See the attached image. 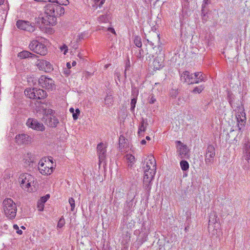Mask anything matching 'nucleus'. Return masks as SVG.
<instances>
[{
	"mask_svg": "<svg viewBox=\"0 0 250 250\" xmlns=\"http://www.w3.org/2000/svg\"><path fill=\"white\" fill-rule=\"evenodd\" d=\"M46 17L42 18V23L46 25H54L56 22V17L61 16L64 13L63 7L55 3H48L45 7Z\"/></svg>",
	"mask_w": 250,
	"mask_h": 250,
	"instance_id": "f257e3e1",
	"label": "nucleus"
},
{
	"mask_svg": "<svg viewBox=\"0 0 250 250\" xmlns=\"http://www.w3.org/2000/svg\"><path fill=\"white\" fill-rule=\"evenodd\" d=\"M4 213L9 219L15 218L17 213V205L13 200L9 198H6L2 202Z\"/></svg>",
	"mask_w": 250,
	"mask_h": 250,
	"instance_id": "f03ea898",
	"label": "nucleus"
},
{
	"mask_svg": "<svg viewBox=\"0 0 250 250\" xmlns=\"http://www.w3.org/2000/svg\"><path fill=\"white\" fill-rule=\"evenodd\" d=\"M155 163H153V167L151 170H144V176L143 178V188L148 192H149L152 185V181L154 177L156 171H154Z\"/></svg>",
	"mask_w": 250,
	"mask_h": 250,
	"instance_id": "7ed1b4c3",
	"label": "nucleus"
},
{
	"mask_svg": "<svg viewBox=\"0 0 250 250\" xmlns=\"http://www.w3.org/2000/svg\"><path fill=\"white\" fill-rule=\"evenodd\" d=\"M29 47L31 50L41 55H45L47 53L46 46L37 40L32 41L29 44Z\"/></svg>",
	"mask_w": 250,
	"mask_h": 250,
	"instance_id": "20e7f679",
	"label": "nucleus"
},
{
	"mask_svg": "<svg viewBox=\"0 0 250 250\" xmlns=\"http://www.w3.org/2000/svg\"><path fill=\"white\" fill-rule=\"evenodd\" d=\"M19 182L24 190L29 191L31 184L34 183V177L28 173L22 174L19 178Z\"/></svg>",
	"mask_w": 250,
	"mask_h": 250,
	"instance_id": "39448f33",
	"label": "nucleus"
},
{
	"mask_svg": "<svg viewBox=\"0 0 250 250\" xmlns=\"http://www.w3.org/2000/svg\"><path fill=\"white\" fill-rule=\"evenodd\" d=\"M215 156V148L213 145H208L207 146L205 155V161L207 166L213 163Z\"/></svg>",
	"mask_w": 250,
	"mask_h": 250,
	"instance_id": "423d86ee",
	"label": "nucleus"
},
{
	"mask_svg": "<svg viewBox=\"0 0 250 250\" xmlns=\"http://www.w3.org/2000/svg\"><path fill=\"white\" fill-rule=\"evenodd\" d=\"M39 84L42 88L47 90H53L56 88L54 81L50 78L45 76H42L39 80Z\"/></svg>",
	"mask_w": 250,
	"mask_h": 250,
	"instance_id": "0eeeda50",
	"label": "nucleus"
},
{
	"mask_svg": "<svg viewBox=\"0 0 250 250\" xmlns=\"http://www.w3.org/2000/svg\"><path fill=\"white\" fill-rule=\"evenodd\" d=\"M16 26L19 29L29 32H33L35 30V23L28 21L19 20L17 21Z\"/></svg>",
	"mask_w": 250,
	"mask_h": 250,
	"instance_id": "6e6552de",
	"label": "nucleus"
},
{
	"mask_svg": "<svg viewBox=\"0 0 250 250\" xmlns=\"http://www.w3.org/2000/svg\"><path fill=\"white\" fill-rule=\"evenodd\" d=\"M181 80L188 84L198 83H199V80H195L193 74H190L188 71H184L181 74Z\"/></svg>",
	"mask_w": 250,
	"mask_h": 250,
	"instance_id": "1a4fd4ad",
	"label": "nucleus"
},
{
	"mask_svg": "<svg viewBox=\"0 0 250 250\" xmlns=\"http://www.w3.org/2000/svg\"><path fill=\"white\" fill-rule=\"evenodd\" d=\"M36 65L40 70L45 72H51L53 70V65L46 60H38Z\"/></svg>",
	"mask_w": 250,
	"mask_h": 250,
	"instance_id": "9d476101",
	"label": "nucleus"
},
{
	"mask_svg": "<svg viewBox=\"0 0 250 250\" xmlns=\"http://www.w3.org/2000/svg\"><path fill=\"white\" fill-rule=\"evenodd\" d=\"M26 125L29 127L32 128L34 130L38 131H44L45 130V126L41 123H39L37 120L33 119H28Z\"/></svg>",
	"mask_w": 250,
	"mask_h": 250,
	"instance_id": "9b49d317",
	"label": "nucleus"
},
{
	"mask_svg": "<svg viewBox=\"0 0 250 250\" xmlns=\"http://www.w3.org/2000/svg\"><path fill=\"white\" fill-rule=\"evenodd\" d=\"M177 152L181 159H189L190 157L189 150L187 145L177 146Z\"/></svg>",
	"mask_w": 250,
	"mask_h": 250,
	"instance_id": "f8f14e48",
	"label": "nucleus"
},
{
	"mask_svg": "<svg viewBox=\"0 0 250 250\" xmlns=\"http://www.w3.org/2000/svg\"><path fill=\"white\" fill-rule=\"evenodd\" d=\"M147 42L153 48L156 47V45L160 43V38L159 34L153 32L151 33L147 39Z\"/></svg>",
	"mask_w": 250,
	"mask_h": 250,
	"instance_id": "ddd939ff",
	"label": "nucleus"
},
{
	"mask_svg": "<svg viewBox=\"0 0 250 250\" xmlns=\"http://www.w3.org/2000/svg\"><path fill=\"white\" fill-rule=\"evenodd\" d=\"M99 154V161L100 162L104 160L106 157V147L103 143L98 144L97 147Z\"/></svg>",
	"mask_w": 250,
	"mask_h": 250,
	"instance_id": "4468645a",
	"label": "nucleus"
},
{
	"mask_svg": "<svg viewBox=\"0 0 250 250\" xmlns=\"http://www.w3.org/2000/svg\"><path fill=\"white\" fill-rule=\"evenodd\" d=\"M16 141L20 145L28 144L30 141V137L27 134H19L16 136Z\"/></svg>",
	"mask_w": 250,
	"mask_h": 250,
	"instance_id": "2eb2a0df",
	"label": "nucleus"
},
{
	"mask_svg": "<svg viewBox=\"0 0 250 250\" xmlns=\"http://www.w3.org/2000/svg\"><path fill=\"white\" fill-rule=\"evenodd\" d=\"M236 117L238 122V127L239 130H240L245 123V121L246 119L245 113L243 111L240 112V114L238 113V114L236 115Z\"/></svg>",
	"mask_w": 250,
	"mask_h": 250,
	"instance_id": "dca6fc26",
	"label": "nucleus"
},
{
	"mask_svg": "<svg viewBox=\"0 0 250 250\" xmlns=\"http://www.w3.org/2000/svg\"><path fill=\"white\" fill-rule=\"evenodd\" d=\"M163 56L156 57L153 62L154 69L158 70L164 67Z\"/></svg>",
	"mask_w": 250,
	"mask_h": 250,
	"instance_id": "f3484780",
	"label": "nucleus"
},
{
	"mask_svg": "<svg viewBox=\"0 0 250 250\" xmlns=\"http://www.w3.org/2000/svg\"><path fill=\"white\" fill-rule=\"evenodd\" d=\"M59 123L58 119L55 116H49L46 118V124L51 127H56Z\"/></svg>",
	"mask_w": 250,
	"mask_h": 250,
	"instance_id": "a211bd4d",
	"label": "nucleus"
},
{
	"mask_svg": "<svg viewBox=\"0 0 250 250\" xmlns=\"http://www.w3.org/2000/svg\"><path fill=\"white\" fill-rule=\"evenodd\" d=\"M243 157L248 162L250 159V142L249 141L245 144Z\"/></svg>",
	"mask_w": 250,
	"mask_h": 250,
	"instance_id": "6ab92c4d",
	"label": "nucleus"
},
{
	"mask_svg": "<svg viewBox=\"0 0 250 250\" xmlns=\"http://www.w3.org/2000/svg\"><path fill=\"white\" fill-rule=\"evenodd\" d=\"M155 163L154 166V171H156V163L154 158L152 156H150L148 158V159H146V170H151L153 167V163Z\"/></svg>",
	"mask_w": 250,
	"mask_h": 250,
	"instance_id": "aec40b11",
	"label": "nucleus"
},
{
	"mask_svg": "<svg viewBox=\"0 0 250 250\" xmlns=\"http://www.w3.org/2000/svg\"><path fill=\"white\" fill-rule=\"evenodd\" d=\"M114 102V99L111 94L110 93L107 94L104 98V104L106 107L109 108L111 107L113 105Z\"/></svg>",
	"mask_w": 250,
	"mask_h": 250,
	"instance_id": "412c9836",
	"label": "nucleus"
},
{
	"mask_svg": "<svg viewBox=\"0 0 250 250\" xmlns=\"http://www.w3.org/2000/svg\"><path fill=\"white\" fill-rule=\"evenodd\" d=\"M147 125H148L147 123H145L144 120H143L139 125L138 131V135L139 137L144 136V132L146 131Z\"/></svg>",
	"mask_w": 250,
	"mask_h": 250,
	"instance_id": "4be33fe9",
	"label": "nucleus"
},
{
	"mask_svg": "<svg viewBox=\"0 0 250 250\" xmlns=\"http://www.w3.org/2000/svg\"><path fill=\"white\" fill-rule=\"evenodd\" d=\"M35 99H42L47 97V95L45 91L42 89H37V88H35Z\"/></svg>",
	"mask_w": 250,
	"mask_h": 250,
	"instance_id": "5701e85b",
	"label": "nucleus"
},
{
	"mask_svg": "<svg viewBox=\"0 0 250 250\" xmlns=\"http://www.w3.org/2000/svg\"><path fill=\"white\" fill-rule=\"evenodd\" d=\"M127 140L125 139V137L123 135H121L119 138V149L121 151H123V149L125 147H126L127 146Z\"/></svg>",
	"mask_w": 250,
	"mask_h": 250,
	"instance_id": "b1692460",
	"label": "nucleus"
},
{
	"mask_svg": "<svg viewBox=\"0 0 250 250\" xmlns=\"http://www.w3.org/2000/svg\"><path fill=\"white\" fill-rule=\"evenodd\" d=\"M53 167H49L45 166L43 167H39V170L42 175H50L53 172Z\"/></svg>",
	"mask_w": 250,
	"mask_h": 250,
	"instance_id": "393cba45",
	"label": "nucleus"
},
{
	"mask_svg": "<svg viewBox=\"0 0 250 250\" xmlns=\"http://www.w3.org/2000/svg\"><path fill=\"white\" fill-rule=\"evenodd\" d=\"M35 88H28L25 90L24 93L25 95L28 98L30 99H36V94H35Z\"/></svg>",
	"mask_w": 250,
	"mask_h": 250,
	"instance_id": "a878e982",
	"label": "nucleus"
},
{
	"mask_svg": "<svg viewBox=\"0 0 250 250\" xmlns=\"http://www.w3.org/2000/svg\"><path fill=\"white\" fill-rule=\"evenodd\" d=\"M219 219L215 212H211L209 216V225H212L219 222Z\"/></svg>",
	"mask_w": 250,
	"mask_h": 250,
	"instance_id": "bb28decb",
	"label": "nucleus"
},
{
	"mask_svg": "<svg viewBox=\"0 0 250 250\" xmlns=\"http://www.w3.org/2000/svg\"><path fill=\"white\" fill-rule=\"evenodd\" d=\"M18 56L21 59H25L26 58H33L35 57H37V56L34 54L31 53V52L27 51H23L20 52Z\"/></svg>",
	"mask_w": 250,
	"mask_h": 250,
	"instance_id": "cd10ccee",
	"label": "nucleus"
},
{
	"mask_svg": "<svg viewBox=\"0 0 250 250\" xmlns=\"http://www.w3.org/2000/svg\"><path fill=\"white\" fill-rule=\"evenodd\" d=\"M227 99L232 108L239 107V105H235L234 103V96L231 93H228Z\"/></svg>",
	"mask_w": 250,
	"mask_h": 250,
	"instance_id": "c85d7f7f",
	"label": "nucleus"
},
{
	"mask_svg": "<svg viewBox=\"0 0 250 250\" xmlns=\"http://www.w3.org/2000/svg\"><path fill=\"white\" fill-rule=\"evenodd\" d=\"M125 158L128 163V166L131 167L135 162V157L132 154H127L125 156Z\"/></svg>",
	"mask_w": 250,
	"mask_h": 250,
	"instance_id": "c756f323",
	"label": "nucleus"
},
{
	"mask_svg": "<svg viewBox=\"0 0 250 250\" xmlns=\"http://www.w3.org/2000/svg\"><path fill=\"white\" fill-rule=\"evenodd\" d=\"M182 5V12L185 14L188 15V9L189 7V1L185 2L181 1Z\"/></svg>",
	"mask_w": 250,
	"mask_h": 250,
	"instance_id": "7c9ffc66",
	"label": "nucleus"
},
{
	"mask_svg": "<svg viewBox=\"0 0 250 250\" xmlns=\"http://www.w3.org/2000/svg\"><path fill=\"white\" fill-rule=\"evenodd\" d=\"M132 95L133 96V98L131 99L130 102V110L132 112H134L136 104L137 103V95H134V93H132Z\"/></svg>",
	"mask_w": 250,
	"mask_h": 250,
	"instance_id": "2f4dec72",
	"label": "nucleus"
},
{
	"mask_svg": "<svg viewBox=\"0 0 250 250\" xmlns=\"http://www.w3.org/2000/svg\"><path fill=\"white\" fill-rule=\"evenodd\" d=\"M180 167L181 169L183 171H187L189 168V164L188 163L184 160H182L180 163Z\"/></svg>",
	"mask_w": 250,
	"mask_h": 250,
	"instance_id": "473e14b6",
	"label": "nucleus"
},
{
	"mask_svg": "<svg viewBox=\"0 0 250 250\" xmlns=\"http://www.w3.org/2000/svg\"><path fill=\"white\" fill-rule=\"evenodd\" d=\"M94 4L93 5V7L97 9L98 7H101L104 3L105 2V0H92Z\"/></svg>",
	"mask_w": 250,
	"mask_h": 250,
	"instance_id": "72a5a7b5",
	"label": "nucleus"
},
{
	"mask_svg": "<svg viewBox=\"0 0 250 250\" xmlns=\"http://www.w3.org/2000/svg\"><path fill=\"white\" fill-rule=\"evenodd\" d=\"M194 76L195 80H199V82L205 81V77L201 72H195Z\"/></svg>",
	"mask_w": 250,
	"mask_h": 250,
	"instance_id": "f704fd0d",
	"label": "nucleus"
},
{
	"mask_svg": "<svg viewBox=\"0 0 250 250\" xmlns=\"http://www.w3.org/2000/svg\"><path fill=\"white\" fill-rule=\"evenodd\" d=\"M52 3L60 5L61 6L64 5H67L69 4V1L68 0H52L51 1Z\"/></svg>",
	"mask_w": 250,
	"mask_h": 250,
	"instance_id": "c9c22d12",
	"label": "nucleus"
},
{
	"mask_svg": "<svg viewBox=\"0 0 250 250\" xmlns=\"http://www.w3.org/2000/svg\"><path fill=\"white\" fill-rule=\"evenodd\" d=\"M43 112L46 118L49 117V116H54L53 115L54 111L51 109H45L43 110Z\"/></svg>",
	"mask_w": 250,
	"mask_h": 250,
	"instance_id": "e433bc0d",
	"label": "nucleus"
},
{
	"mask_svg": "<svg viewBox=\"0 0 250 250\" xmlns=\"http://www.w3.org/2000/svg\"><path fill=\"white\" fill-rule=\"evenodd\" d=\"M204 88L205 86L203 85H201L195 87L192 91V92L193 93L199 94L202 92V91L204 90Z\"/></svg>",
	"mask_w": 250,
	"mask_h": 250,
	"instance_id": "4c0bfd02",
	"label": "nucleus"
},
{
	"mask_svg": "<svg viewBox=\"0 0 250 250\" xmlns=\"http://www.w3.org/2000/svg\"><path fill=\"white\" fill-rule=\"evenodd\" d=\"M129 192L133 194V198H134L137 192V186L136 185H132L130 188Z\"/></svg>",
	"mask_w": 250,
	"mask_h": 250,
	"instance_id": "58836bf2",
	"label": "nucleus"
},
{
	"mask_svg": "<svg viewBox=\"0 0 250 250\" xmlns=\"http://www.w3.org/2000/svg\"><path fill=\"white\" fill-rule=\"evenodd\" d=\"M134 42L138 47H141L142 46V43L140 37L138 36L136 37L134 39Z\"/></svg>",
	"mask_w": 250,
	"mask_h": 250,
	"instance_id": "ea45409f",
	"label": "nucleus"
},
{
	"mask_svg": "<svg viewBox=\"0 0 250 250\" xmlns=\"http://www.w3.org/2000/svg\"><path fill=\"white\" fill-rule=\"evenodd\" d=\"M98 21L101 22H106L108 21V18L105 15L100 16L98 18Z\"/></svg>",
	"mask_w": 250,
	"mask_h": 250,
	"instance_id": "a19ab883",
	"label": "nucleus"
},
{
	"mask_svg": "<svg viewBox=\"0 0 250 250\" xmlns=\"http://www.w3.org/2000/svg\"><path fill=\"white\" fill-rule=\"evenodd\" d=\"M130 67V62L129 60L128 59L126 62L125 66V77H126V72L129 69Z\"/></svg>",
	"mask_w": 250,
	"mask_h": 250,
	"instance_id": "79ce46f5",
	"label": "nucleus"
},
{
	"mask_svg": "<svg viewBox=\"0 0 250 250\" xmlns=\"http://www.w3.org/2000/svg\"><path fill=\"white\" fill-rule=\"evenodd\" d=\"M69 203L70 205V206L71 207V210L72 211H73L74 210V209L75 208V200L73 198H70L69 199Z\"/></svg>",
	"mask_w": 250,
	"mask_h": 250,
	"instance_id": "37998d69",
	"label": "nucleus"
},
{
	"mask_svg": "<svg viewBox=\"0 0 250 250\" xmlns=\"http://www.w3.org/2000/svg\"><path fill=\"white\" fill-rule=\"evenodd\" d=\"M64 219L63 218H61L58 223L57 227L61 228L64 225Z\"/></svg>",
	"mask_w": 250,
	"mask_h": 250,
	"instance_id": "c03bdc74",
	"label": "nucleus"
},
{
	"mask_svg": "<svg viewBox=\"0 0 250 250\" xmlns=\"http://www.w3.org/2000/svg\"><path fill=\"white\" fill-rule=\"evenodd\" d=\"M37 208L39 211H42L44 208V203L41 202H38Z\"/></svg>",
	"mask_w": 250,
	"mask_h": 250,
	"instance_id": "a18cd8bd",
	"label": "nucleus"
},
{
	"mask_svg": "<svg viewBox=\"0 0 250 250\" xmlns=\"http://www.w3.org/2000/svg\"><path fill=\"white\" fill-rule=\"evenodd\" d=\"M50 195L49 194H46L45 196H42L41 198L40 201L42 202L43 203H45L47 200L49 198Z\"/></svg>",
	"mask_w": 250,
	"mask_h": 250,
	"instance_id": "49530a36",
	"label": "nucleus"
},
{
	"mask_svg": "<svg viewBox=\"0 0 250 250\" xmlns=\"http://www.w3.org/2000/svg\"><path fill=\"white\" fill-rule=\"evenodd\" d=\"M85 36V33H82L81 34L79 35L78 36V38L76 40V42H79L81 41L82 40H83L84 39V37Z\"/></svg>",
	"mask_w": 250,
	"mask_h": 250,
	"instance_id": "de8ad7c7",
	"label": "nucleus"
},
{
	"mask_svg": "<svg viewBox=\"0 0 250 250\" xmlns=\"http://www.w3.org/2000/svg\"><path fill=\"white\" fill-rule=\"evenodd\" d=\"M148 101L149 104H153L156 102V99L153 95H150L148 98Z\"/></svg>",
	"mask_w": 250,
	"mask_h": 250,
	"instance_id": "09e8293b",
	"label": "nucleus"
},
{
	"mask_svg": "<svg viewBox=\"0 0 250 250\" xmlns=\"http://www.w3.org/2000/svg\"><path fill=\"white\" fill-rule=\"evenodd\" d=\"M178 91L177 90H174L173 89L171 92H170V95H171V96L172 97V98H176L177 97V96L178 95Z\"/></svg>",
	"mask_w": 250,
	"mask_h": 250,
	"instance_id": "8fccbe9b",
	"label": "nucleus"
},
{
	"mask_svg": "<svg viewBox=\"0 0 250 250\" xmlns=\"http://www.w3.org/2000/svg\"><path fill=\"white\" fill-rule=\"evenodd\" d=\"M156 47H157L158 50H159V54L162 55V56H163V54L162 53L163 51V46L159 43L156 45Z\"/></svg>",
	"mask_w": 250,
	"mask_h": 250,
	"instance_id": "3c124183",
	"label": "nucleus"
},
{
	"mask_svg": "<svg viewBox=\"0 0 250 250\" xmlns=\"http://www.w3.org/2000/svg\"><path fill=\"white\" fill-rule=\"evenodd\" d=\"M13 228L15 230H17V233L19 234L22 233V231L19 229V226L17 225H14Z\"/></svg>",
	"mask_w": 250,
	"mask_h": 250,
	"instance_id": "603ef678",
	"label": "nucleus"
},
{
	"mask_svg": "<svg viewBox=\"0 0 250 250\" xmlns=\"http://www.w3.org/2000/svg\"><path fill=\"white\" fill-rule=\"evenodd\" d=\"M106 31L111 32L112 33L116 35V32L113 28L112 27H108L106 29Z\"/></svg>",
	"mask_w": 250,
	"mask_h": 250,
	"instance_id": "864d4df0",
	"label": "nucleus"
},
{
	"mask_svg": "<svg viewBox=\"0 0 250 250\" xmlns=\"http://www.w3.org/2000/svg\"><path fill=\"white\" fill-rule=\"evenodd\" d=\"M28 158H29V160H28L27 159L25 160V162L27 164H28L29 165H30V163H32L33 162V159L30 157V156H28Z\"/></svg>",
	"mask_w": 250,
	"mask_h": 250,
	"instance_id": "5fc2aeb1",
	"label": "nucleus"
},
{
	"mask_svg": "<svg viewBox=\"0 0 250 250\" xmlns=\"http://www.w3.org/2000/svg\"><path fill=\"white\" fill-rule=\"evenodd\" d=\"M143 50L142 49L140 50L139 53L137 55V57L139 58H143L144 55L143 54Z\"/></svg>",
	"mask_w": 250,
	"mask_h": 250,
	"instance_id": "6e6d98bb",
	"label": "nucleus"
},
{
	"mask_svg": "<svg viewBox=\"0 0 250 250\" xmlns=\"http://www.w3.org/2000/svg\"><path fill=\"white\" fill-rule=\"evenodd\" d=\"M61 49L62 50H63V49H64V54L65 55L66 52H67V46L64 45L63 46L61 47Z\"/></svg>",
	"mask_w": 250,
	"mask_h": 250,
	"instance_id": "4d7b16f0",
	"label": "nucleus"
},
{
	"mask_svg": "<svg viewBox=\"0 0 250 250\" xmlns=\"http://www.w3.org/2000/svg\"><path fill=\"white\" fill-rule=\"evenodd\" d=\"M208 0H204V1H203L204 3L203 4V5H202V13H203V12H204L203 8L205 7V5L206 4H208Z\"/></svg>",
	"mask_w": 250,
	"mask_h": 250,
	"instance_id": "13d9d810",
	"label": "nucleus"
},
{
	"mask_svg": "<svg viewBox=\"0 0 250 250\" xmlns=\"http://www.w3.org/2000/svg\"><path fill=\"white\" fill-rule=\"evenodd\" d=\"M73 118L74 120H76L78 118L79 115L77 114L76 113H73L72 114Z\"/></svg>",
	"mask_w": 250,
	"mask_h": 250,
	"instance_id": "bf43d9fd",
	"label": "nucleus"
},
{
	"mask_svg": "<svg viewBox=\"0 0 250 250\" xmlns=\"http://www.w3.org/2000/svg\"><path fill=\"white\" fill-rule=\"evenodd\" d=\"M176 143L179 145L178 146H185L183 143H182L180 141H177Z\"/></svg>",
	"mask_w": 250,
	"mask_h": 250,
	"instance_id": "052dcab7",
	"label": "nucleus"
},
{
	"mask_svg": "<svg viewBox=\"0 0 250 250\" xmlns=\"http://www.w3.org/2000/svg\"><path fill=\"white\" fill-rule=\"evenodd\" d=\"M39 2H51L52 0H34Z\"/></svg>",
	"mask_w": 250,
	"mask_h": 250,
	"instance_id": "680f3d73",
	"label": "nucleus"
},
{
	"mask_svg": "<svg viewBox=\"0 0 250 250\" xmlns=\"http://www.w3.org/2000/svg\"><path fill=\"white\" fill-rule=\"evenodd\" d=\"M39 165H40V167H44L45 165V164L43 163V162H40L39 163Z\"/></svg>",
	"mask_w": 250,
	"mask_h": 250,
	"instance_id": "e2e57ef3",
	"label": "nucleus"
},
{
	"mask_svg": "<svg viewBox=\"0 0 250 250\" xmlns=\"http://www.w3.org/2000/svg\"><path fill=\"white\" fill-rule=\"evenodd\" d=\"M104 28H105L104 27H103V26H98L97 27V30H104Z\"/></svg>",
	"mask_w": 250,
	"mask_h": 250,
	"instance_id": "0e129e2a",
	"label": "nucleus"
},
{
	"mask_svg": "<svg viewBox=\"0 0 250 250\" xmlns=\"http://www.w3.org/2000/svg\"><path fill=\"white\" fill-rule=\"evenodd\" d=\"M75 113H76L77 114H78L79 115L80 114V110H79V109L77 108L75 110Z\"/></svg>",
	"mask_w": 250,
	"mask_h": 250,
	"instance_id": "69168bd1",
	"label": "nucleus"
},
{
	"mask_svg": "<svg viewBox=\"0 0 250 250\" xmlns=\"http://www.w3.org/2000/svg\"><path fill=\"white\" fill-rule=\"evenodd\" d=\"M74 44L73 45V47H74L75 49H77L78 47V44L76 42H74Z\"/></svg>",
	"mask_w": 250,
	"mask_h": 250,
	"instance_id": "338daca9",
	"label": "nucleus"
},
{
	"mask_svg": "<svg viewBox=\"0 0 250 250\" xmlns=\"http://www.w3.org/2000/svg\"><path fill=\"white\" fill-rule=\"evenodd\" d=\"M69 111H70V112L71 113H72V114H73V113H74V112H74V111H75V110H74V109L73 108H72V107H71V108H70Z\"/></svg>",
	"mask_w": 250,
	"mask_h": 250,
	"instance_id": "774afa93",
	"label": "nucleus"
}]
</instances>
